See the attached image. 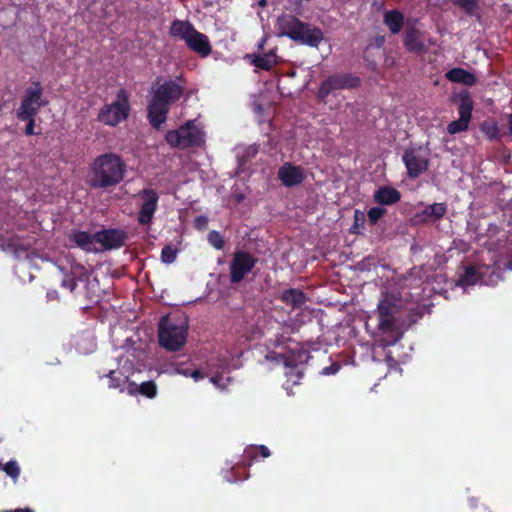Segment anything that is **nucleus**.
I'll list each match as a JSON object with an SVG mask.
<instances>
[{"label":"nucleus","instance_id":"14","mask_svg":"<svg viewBox=\"0 0 512 512\" xmlns=\"http://www.w3.org/2000/svg\"><path fill=\"white\" fill-rule=\"evenodd\" d=\"M403 45L408 52H424L425 44L423 41V32L417 29L415 26L407 23L403 33Z\"/></svg>","mask_w":512,"mask_h":512},{"label":"nucleus","instance_id":"24","mask_svg":"<svg viewBox=\"0 0 512 512\" xmlns=\"http://www.w3.org/2000/svg\"><path fill=\"white\" fill-rule=\"evenodd\" d=\"M194 30L195 27L189 21L175 19L171 23L169 35L186 43Z\"/></svg>","mask_w":512,"mask_h":512},{"label":"nucleus","instance_id":"51","mask_svg":"<svg viewBox=\"0 0 512 512\" xmlns=\"http://www.w3.org/2000/svg\"><path fill=\"white\" fill-rule=\"evenodd\" d=\"M384 42V38L382 37L381 39H378V45H382Z\"/></svg>","mask_w":512,"mask_h":512},{"label":"nucleus","instance_id":"26","mask_svg":"<svg viewBox=\"0 0 512 512\" xmlns=\"http://www.w3.org/2000/svg\"><path fill=\"white\" fill-rule=\"evenodd\" d=\"M459 106L458 114L459 118L469 121L472 118L473 100L470 93L467 90H463L458 94Z\"/></svg>","mask_w":512,"mask_h":512},{"label":"nucleus","instance_id":"23","mask_svg":"<svg viewBox=\"0 0 512 512\" xmlns=\"http://www.w3.org/2000/svg\"><path fill=\"white\" fill-rule=\"evenodd\" d=\"M285 305L290 306L293 310L300 309L306 303L307 297L305 293L296 288H289L282 292L279 298Z\"/></svg>","mask_w":512,"mask_h":512},{"label":"nucleus","instance_id":"47","mask_svg":"<svg viewBox=\"0 0 512 512\" xmlns=\"http://www.w3.org/2000/svg\"><path fill=\"white\" fill-rule=\"evenodd\" d=\"M192 370H193V369L185 368V369L180 370V373H181V374H183V375H184V376H186V377H190V376H189V374H191V371H192Z\"/></svg>","mask_w":512,"mask_h":512},{"label":"nucleus","instance_id":"38","mask_svg":"<svg viewBox=\"0 0 512 512\" xmlns=\"http://www.w3.org/2000/svg\"><path fill=\"white\" fill-rule=\"evenodd\" d=\"M37 115H30V116H27L25 117V115H17V118L20 120V121H24V122H27L26 124V127H25V134L26 135H34L35 132H34V127H35V117Z\"/></svg>","mask_w":512,"mask_h":512},{"label":"nucleus","instance_id":"48","mask_svg":"<svg viewBox=\"0 0 512 512\" xmlns=\"http://www.w3.org/2000/svg\"><path fill=\"white\" fill-rule=\"evenodd\" d=\"M285 365H286V367H287L288 369H290V370H294V369H296V368H297L296 366L291 365V363H290L289 361L285 362Z\"/></svg>","mask_w":512,"mask_h":512},{"label":"nucleus","instance_id":"35","mask_svg":"<svg viewBox=\"0 0 512 512\" xmlns=\"http://www.w3.org/2000/svg\"><path fill=\"white\" fill-rule=\"evenodd\" d=\"M386 209L380 206L371 207L368 212V222L370 225L374 226L378 223V221L385 215Z\"/></svg>","mask_w":512,"mask_h":512},{"label":"nucleus","instance_id":"6","mask_svg":"<svg viewBox=\"0 0 512 512\" xmlns=\"http://www.w3.org/2000/svg\"><path fill=\"white\" fill-rule=\"evenodd\" d=\"M130 110L129 93L125 89H120L116 99L99 110L97 120L104 125L115 127L128 118Z\"/></svg>","mask_w":512,"mask_h":512},{"label":"nucleus","instance_id":"46","mask_svg":"<svg viewBox=\"0 0 512 512\" xmlns=\"http://www.w3.org/2000/svg\"><path fill=\"white\" fill-rule=\"evenodd\" d=\"M266 41H267V37L266 36L261 39V41L258 44V50L259 51H262L264 49V45H265Z\"/></svg>","mask_w":512,"mask_h":512},{"label":"nucleus","instance_id":"1","mask_svg":"<svg viewBox=\"0 0 512 512\" xmlns=\"http://www.w3.org/2000/svg\"><path fill=\"white\" fill-rule=\"evenodd\" d=\"M184 93V86L175 80L157 77L152 84L151 97L148 100L147 118L157 130L167 121L170 106L176 103Z\"/></svg>","mask_w":512,"mask_h":512},{"label":"nucleus","instance_id":"11","mask_svg":"<svg viewBox=\"0 0 512 512\" xmlns=\"http://www.w3.org/2000/svg\"><path fill=\"white\" fill-rule=\"evenodd\" d=\"M402 161L407 169V177L416 179L428 170L429 159L421 147H408L404 150Z\"/></svg>","mask_w":512,"mask_h":512},{"label":"nucleus","instance_id":"25","mask_svg":"<svg viewBox=\"0 0 512 512\" xmlns=\"http://www.w3.org/2000/svg\"><path fill=\"white\" fill-rule=\"evenodd\" d=\"M446 79L453 83H461L466 86H472L476 83V76L463 69V68H452L445 74Z\"/></svg>","mask_w":512,"mask_h":512},{"label":"nucleus","instance_id":"18","mask_svg":"<svg viewBox=\"0 0 512 512\" xmlns=\"http://www.w3.org/2000/svg\"><path fill=\"white\" fill-rule=\"evenodd\" d=\"M276 51L277 48H273L266 53H254L247 55V57L256 68L269 71L279 63V57Z\"/></svg>","mask_w":512,"mask_h":512},{"label":"nucleus","instance_id":"3","mask_svg":"<svg viewBox=\"0 0 512 512\" xmlns=\"http://www.w3.org/2000/svg\"><path fill=\"white\" fill-rule=\"evenodd\" d=\"M401 309V299L391 293H385L377 305V329L386 336L380 340L383 347L396 344L402 337L398 326Z\"/></svg>","mask_w":512,"mask_h":512},{"label":"nucleus","instance_id":"10","mask_svg":"<svg viewBox=\"0 0 512 512\" xmlns=\"http://www.w3.org/2000/svg\"><path fill=\"white\" fill-rule=\"evenodd\" d=\"M258 259L249 252L236 251L229 264L230 282L238 284L253 270Z\"/></svg>","mask_w":512,"mask_h":512},{"label":"nucleus","instance_id":"27","mask_svg":"<svg viewBox=\"0 0 512 512\" xmlns=\"http://www.w3.org/2000/svg\"><path fill=\"white\" fill-rule=\"evenodd\" d=\"M76 270L78 271L77 276H66L61 282V286L66 289H69V291L72 293L75 291L77 287V281L84 282L88 281L89 279V276L87 275V272L83 266L80 265L76 267Z\"/></svg>","mask_w":512,"mask_h":512},{"label":"nucleus","instance_id":"33","mask_svg":"<svg viewBox=\"0 0 512 512\" xmlns=\"http://www.w3.org/2000/svg\"><path fill=\"white\" fill-rule=\"evenodd\" d=\"M177 254L178 249L176 247L170 244L165 245L161 251V261L165 264H171L176 260Z\"/></svg>","mask_w":512,"mask_h":512},{"label":"nucleus","instance_id":"31","mask_svg":"<svg viewBox=\"0 0 512 512\" xmlns=\"http://www.w3.org/2000/svg\"><path fill=\"white\" fill-rule=\"evenodd\" d=\"M480 131L491 141L498 140L500 138L499 127L495 121H484L480 125Z\"/></svg>","mask_w":512,"mask_h":512},{"label":"nucleus","instance_id":"7","mask_svg":"<svg viewBox=\"0 0 512 512\" xmlns=\"http://www.w3.org/2000/svg\"><path fill=\"white\" fill-rule=\"evenodd\" d=\"M360 78L350 73H336L323 80L317 91V99L326 103L327 97L336 90L353 89L360 85Z\"/></svg>","mask_w":512,"mask_h":512},{"label":"nucleus","instance_id":"49","mask_svg":"<svg viewBox=\"0 0 512 512\" xmlns=\"http://www.w3.org/2000/svg\"><path fill=\"white\" fill-rule=\"evenodd\" d=\"M258 5L261 7H265L267 5V0H259Z\"/></svg>","mask_w":512,"mask_h":512},{"label":"nucleus","instance_id":"9","mask_svg":"<svg viewBox=\"0 0 512 512\" xmlns=\"http://www.w3.org/2000/svg\"><path fill=\"white\" fill-rule=\"evenodd\" d=\"M43 87L39 81H33L29 87L25 89L20 106L16 111V115H37L40 108L47 104L43 98Z\"/></svg>","mask_w":512,"mask_h":512},{"label":"nucleus","instance_id":"45","mask_svg":"<svg viewBox=\"0 0 512 512\" xmlns=\"http://www.w3.org/2000/svg\"><path fill=\"white\" fill-rule=\"evenodd\" d=\"M222 377L219 375H214L210 378V381L215 384L216 386H219V382L221 381Z\"/></svg>","mask_w":512,"mask_h":512},{"label":"nucleus","instance_id":"50","mask_svg":"<svg viewBox=\"0 0 512 512\" xmlns=\"http://www.w3.org/2000/svg\"><path fill=\"white\" fill-rule=\"evenodd\" d=\"M302 375H303V373H302V372L297 371V373H296V377H297V379H299L300 377H302Z\"/></svg>","mask_w":512,"mask_h":512},{"label":"nucleus","instance_id":"21","mask_svg":"<svg viewBox=\"0 0 512 512\" xmlns=\"http://www.w3.org/2000/svg\"><path fill=\"white\" fill-rule=\"evenodd\" d=\"M69 240L73 242L77 247L84 250L85 252H97L98 249L95 246L96 239L95 234L91 235L86 231H74L69 234Z\"/></svg>","mask_w":512,"mask_h":512},{"label":"nucleus","instance_id":"8","mask_svg":"<svg viewBox=\"0 0 512 512\" xmlns=\"http://www.w3.org/2000/svg\"><path fill=\"white\" fill-rule=\"evenodd\" d=\"M135 197L139 199V210L137 214V222L141 226H150L154 215L158 210L159 194L152 188H144L140 190Z\"/></svg>","mask_w":512,"mask_h":512},{"label":"nucleus","instance_id":"4","mask_svg":"<svg viewBox=\"0 0 512 512\" xmlns=\"http://www.w3.org/2000/svg\"><path fill=\"white\" fill-rule=\"evenodd\" d=\"M188 329V317L185 313L162 316L158 323L159 345L169 352L180 351L187 342Z\"/></svg>","mask_w":512,"mask_h":512},{"label":"nucleus","instance_id":"34","mask_svg":"<svg viewBox=\"0 0 512 512\" xmlns=\"http://www.w3.org/2000/svg\"><path fill=\"white\" fill-rule=\"evenodd\" d=\"M365 228V215L360 210L354 212V223L350 229L352 234H361Z\"/></svg>","mask_w":512,"mask_h":512},{"label":"nucleus","instance_id":"20","mask_svg":"<svg viewBox=\"0 0 512 512\" xmlns=\"http://www.w3.org/2000/svg\"><path fill=\"white\" fill-rule=\"evenodd\" d=\"M447 209V204L444 202L433 203L427 205L420 213L417 214V217H419L422 222H437L446 215Z\"/></svg>","mask_w":512,"mask_h":512},{"label":"nucleus","instance_id":"15","mask_svg":"<svg viewBox=\"0 0 512 512\" xmlns=\"http://www.w3.org/2000/svg\"><path fill=\"white\" fill-rule=\"evenodd\" d=\"M278 178L285 187H294L304 181V171L300 166L284 163L278 170Z\"/></svg>","mask_w":512,"mask_h":512},{"label":"nucleus","instance_id":"12","mask_svg":"<svg viewBox=\"0 0 512 512\" xmlns=\"http://www.w3.org/2000/svg\"><path fill=\"white\" fill-rule=\"evenodd\" d=\"M303 28H306L305 22L291 14L283 13L275 22L277 35L281 37H288L294 42L296 41V38H299V31Z\"/></svg>","mask_w":512,"mask_h":512},{"label":"nucleus","instance_id":"36","mask_svg":"<svg viewBox=\"0 0 512 512\" xmlns=\"http://www.w3.org/2000/svg\"><path fill=\"white\" fill-rule=\"evenodd\" d=\"M138 391L147 398H154L157 394V386L153 381H145L139 385Z\"/></svg>","mask_w":512,"mask_h":512},{"label":"nucleus","instance_id":"37","mask_svg":"<svg viewBox=\"0 0 512 512\" xmlns=\"http://www.w3.org/2000/svg\"><path fill=\"white\" fill-rule=\"evenodd\" d=\"M469 121L459 118L458 120L452 121L447 125V131L449 134L454 135L468 129Z\"/></svg>","mask_w":512,"mask_h":512},{"label":"nucleus","instance_id":"17","mask_svg":"<svg viewBox=\"0 0 512 512\" xmlns=\"http://www.w3.org/2000/svg\"><path fill=\"white\" fill-rule=\"evenodd\" d=\"M305 26L306 28L299 31V38H296L295 42L317 48L324 39L323 31L319 27L306 22Z\"/></svg>","mask_w":512,"mask_h":512},{"label":"nucleus","instance_id":"39","mask_svg":"<svg viewBox=\"0 0 512 512\" xmlns=\"http://www.w3.org/2000/svg\"><path fill=\"white\" fill-rule=\"evenodd\" d=\"M3 470L6 472L8 476H10L13 479H17L20 475V468L18 466V463L13 460L7 462L4 465Z\"/></svg>","mask_w":512,"mask_h":512},{"label":"nucleus","instance_id":"43","mask_svg":"<svg viewBox=\"0 0 512 512\" xmlns=\"http://www.w3.org/2000/svg\"><path fill=\"white\" fill-rule=\"evenodd\" d=\"M47 298H48V300H56V299H58V292L56 290L48 291L47 292Z\"/></svg>","mask_w":512,"mask_h":512},{"label":"nucleus","instance_id":"40","mask_svg":"<svg viewBox=\"0 0 512 512\" xmlns=\"http://www.w3.org/2000/svg\"><path fill=\"white\" fill-rule=\"evenodd\" d=\"M209 243L216 249L220 250L224 246V240L221 234L217 231H211L208 234Z\"/></svg>","mask_w":512,"mask_h":512},{"label":"nucleus","instance_id":"13","mask_svg":"<svg viewBox=\"0 0 512 512\" xmlns=\"http://www.w3.org/2000/svg\"><path fill=\"white\" fill-rule=\"evenodd\" d=\"M95 239L105 250L118 249L124 245L126 233L118 229H104L95 233Z\"/></svg>","mask_w":512,"mask_h":512},{"label":"nucleus","instance_id":"32","mask_svg":"<svg viewBox=\"0 0 512 512\" xmlns=\"http://www.w3.org/2000/svg\"><path fill=\"white\" fill-rule=\"evenodd\" d=\"M480 280V275L477 269L473 266L465 268L464 273L460 277V282L463 285H474Z\"/></svg>","mask_w":512,"mask_h":512},{"label":"nucleus","instance_id":"29","mask_svg":"<svg viewBox=\"0 0 512 512\" xmlns=\"http://www.w3.org/2000/svg\"><path fill=\"white\" fill-rule=\"evenodd\" d=\"M452 3L468 16H479L478 0H452Z\"/></svg>","mask_w":512,"mask_h":512},{"label":"nucleus","instance_id":"2","mask_svg":"<svg viewBox=\"0 0 512 512\" xmlns=\"http://www.w3.org/2000/svg\"><path fill=\"white\" fill-rule=\"evenodd\" d=\"M126 171V163L120 155L106 152L98 155L91 162L87 183L93 189L114 188L124 180Z\"/></svg>","mask_w":512,"mask_h":512},{"label":"nucleus","instance_id":"28","mask_svg":"<svg viewBox=\"0 0 512 512\" xmlns=\"http://www.w3.org/2000/svg\"><path fill=\"white\" fill-rule=\"evenodd\" d=\"M106 377L109 379L108 387L111 389H119L120 392L124 391V385L128 382V376L116 370H110Z\"/></svg>","mask_w":512,"mask_h":512},{"label":"nucleus","instance_id":"44","mask_svg":"<svg viewBox=\"0 0 512 512\" xmlns=\"http://www.w3.org/2000/svg\"><path fill=\"white\" fill-rule=\"evenodd\" d=\"M507 126L509 130V134L512 135V114L507 115Z\"/></svg>","mask_w":512,"mask_h":512},{"label":"nucleus","instance_id":"42","mask_svg":"<svg viewBox=\"0 0 512 512\" xmlns=\"http://www.w3.org/2000/svg\"><path fill=\"white\" fill-rule=\"evenodd\" d=\"M128 383V386H127V392L129 395H136L139 393L138 389H139V385H137L135 382H127Z\"/></svg>","mask_w":512,"mask_h":512},{"label":"nucleus","instance_id":"30","mask_svg":"<svg viewBox=\"0 0 512 512\" xmlns=\"http://www.w3.org/2000/svg\"><path fill=\"white\" fill-rule=\"evenodd\" d=\"M258 454L263 458H267L271 455L270 450L265 445L252 446L245 450V458L249 460V465L257 459Z\"/></svg>","mask_w":512,"mask_h":512},{"label":"nucleus","instance_id":"5","mask_svg":"<svg viewBox=\"0 0 512 512\" xmlns=\"http://www.w3.org/2000/svg\"><path fill=\"white\" fill-rule=\"evenodd\" d=\"M165 141L172 148L187 149L190 147H201L205 143V134L195 125L194 120H188L178 129L167 131Z\"/></svg>","mask_w":512,"mask_h":512},{"label":"nucleus","instance_id":"41","mask_svg":"<svg viewBox=\"0 0 512 512\" xmlns=\"http://www.w3.org/2000/svg\"><path fill=\"white\" fill-rule=\"evenodd\" d=\"M189 376L192 377L195 381H199L201 379H204L207 376V374L199 369H193Z\"/></svg>","mask_w":512,"mask_h":512},{"label":"nucleus","instance_id":"19","mask_svg":"<svg viewBox=\"0 0 512 512\" xmlns=\"http://www.w3.org/2000/svg\"><path fill=\"white\" fill-rule=\"evenodd\" d=\"M373 199L379 205L390 206L400 201L401 193L394 187L380 186L375 191Z\"/></svg>","mask_w":512,"mask_h":512},{"label":"nucleus","instance_id":"16","mask_svg":"<svg viewBox=\"0 0 512 512\" xmlns=\"http://www.w3.org/2000/svg\"><path fill=\"white\" fill-rule=\"evenodd\" d=\"M187 47L202 58L208 57L212 52V46L207 35L194 30L185 43Z\"/></svg>","mask_w":512,"mask_h":512},{"label":"nucleus","instance_id":"22","mask_svg":"<svg viewBox=\"0 0 512 512\" xmlns=\"http://www.w3.org/2000/svg\"><path fill=\"white\" fill-rule=\"evenodd\" d=\"M404 23V14L398 9L388 10L383 15V24L392 35L400 33L404 27Z\"/></svg>","mask_w":512,"mask_h":512}]
</instances>
